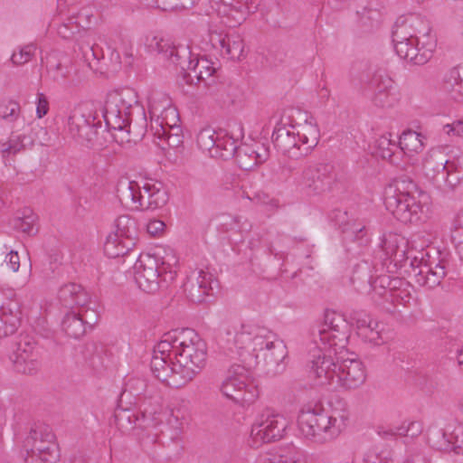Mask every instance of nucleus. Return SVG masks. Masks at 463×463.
Listing matches in <instances>:
<instances>
[{"label":"nucleus","instance_id":"obj_25","mask_svg":"<svg viewBox=\"0 0 463 463\" xmlns=\"http://www.w3.org/2000/svg\"><path fill=\"white\" fill-rule=\"evenodd\" d=\"M295 129V126H277L271 138L273 146L278 151L289 158L298 159L305 156V155Z\"/></svg>","mask_w":463,"mask_h":463},{"label":"nucleus","instance_id":"obj_39","mask_svg":"<svg viewBox=\"0 0 463 463\" xmlns=\"http://www.w3.org/2000/svg\"><path fill=\"white\" fill-rule=\"evenodd\" d=\"M424 139L425 137L420 133L411 129L405 130L400 136L398 148L404 152H421L424 148Z\"/></svg>","mask_w":463,"mask_h":463},{"label":"nucleus","instance_id":"obj_17","mask_svg":"<svg viewBox=\"0 0 463 463\" xmlns=\"http://www.w3.org/2000/svg\"><path fill=\"white\" fill-rule=\"evenodd\" d=\"M335 183L336 184V174L331 164L309 165L303 171V185L308 193L322 194L329 192Z\"/></svg>","mask_w":463,"mask_h":463},{"label":"nucleus","instance_id":"obj_37","mask_svg":"<svg viewBox=\"0 0 463 463\" xmlns=\"http://www.w3.org/2000/svg\"><path fill=\"white\" fill-rule=\"evenodd\" d=\"M61 328L68 336L75 339H79L87 332V327L81 317L75 312H69L64 316L61 321Z\"/></svg>","mask_w":463,"mask_h":463},{"label":"nucleus","instance_id":"obj_50","mask_svg":"<svg viewBox=\"0 0 463 463\" xmlns=\"http://www.w3.org/2000/svg\"><path fill=\"white\" fill-rule=\"evenodd\" d=\"M24 135H14L12 133L7 142L0 143V151L3 154V156H5L6 154L15 155L23 150L24 148Z\"/></svg>","mask_w":463,"mask_h":463},{"label":"nucleus","instance_id":"obj_21","mask_svg":"<svg viewBox=\"0 0 463 463\" xmlns=\"http://www.w3.org/2000/svg\"><path fill=\"white\" fill-rule=\"evenodd\" d=\"M216 71L211 60L194 55L193 60L188 61L186 71L182 72V81L187 85L203 83L204 87H210L215 83Z\"/></svg>","mask_w":463,"mask_h":463},{"label":"nucleus","instance_id":"obj_60","mask_svg":"<svg viewBox=\"0 0 463 463\" xmlns=\"http://www.w3.org/2000/svg\"><path fill=\"white\" fill-rule=\"evenodd\" d=\"M352 279L364 280V282L371 284L372 276L370 275V268L366 262L355 266Z\"/></svg>","mask_w":463,"mask_h":463},{"label":"nucleus","instance_id":"obj_38","mask_svg":"<svg viewBox=\"0 0 463 463\" xmlns=\"http://www.w3.org/2000/svg\"><path fill=\"white\" fill-rule=\"evenodd\" d=\"M404 245V238L393 232L384 233L381 239L380 243V246L383 250L386 258L396 257L399 254L401 257H402L404 254V250L401 249V247Z\"/></svg>","mask_w":463,"mask_h":463},{"label":"nucleus","instance_id":"obj_56","mask_svg":"<svg viewBox=\"0 0 463 463\" xmlns=\"http://www.w3.org/2000/svg\"><path fill=\"white\" fill-rule=\"evenodd\" d=\"M80 25L76 18L71 16L66 23H62L57 30L58 34L63 39H71L75 33H79Z\"/></svg>","mask_w":463,"mask_h":463},{"label":"nucleus","instance_id":"obj_20","mask_svg":"<svg viewBox=\"0 0 463 463\" xmlns=\"http://www.w3.org/2000/svg\"><path fill=\"white\" fill-rule=\"evenodd\" d=\"M11 360L16 372L24 374L34 373L39 365L37 342L29 335L21 336Z\"/></svg>","mask_w":463,"mask_h":463},{"label":"nucleus","instance_id":"obj_23","mask_svg":"<svg viewBox=\"0 0 463 463\" xmlns=\"http://www.w3.org/2000/svg\"><path fill=\"white\" fill-rule=\"evenodd\" d=\"M213 50L229 60H240L243 56L244 43L238 33H227L211 30L208 33V42Z\"/></svg>","mask_w":463,"mask_h":463},{"label":"nucleus","instance_id":"obj_42","mask_svg":"<svg viewBox=\"0 0 463 463\" xmlns=\"http://www.w3.org/2000/svg\"><path fill=\"white\" fill-rule=\"evenodd\" d=\"M103 351L101 345H98L96 343H87L82 346L81 354L89 365L98 371L103 367Z\"/></svg>","mask_w":463,"mask_h":463},{"label":"nucleus","instance_id":"obj_40","mask_svg":"<svg viewBox=\"0 0 463 463\" xmlns=\"http://www.w3.org/2000/svg\"><path fill=\"white\" fill-rule=\"evenodd\" d=\"M195 275L196 273H190L186 281L184 283V290L192 302L203 303L206 301L207 298L213 297L214 293L204 290L203 287L200 288V286H196L198 278L195 277Z\"/></svg>","mask_w":463,"mask_h":463},{"label":"nucleus","instance_id":"obj_47","mask_svg":"<svg viewBox=\"0 0 463 463\" xmlns=\"http://www.w3.org/2000/svg\"><path fill=\"white\" fill-rule=\"evenodd\" d=\"M375 146L377 148V155L383 159H388L393 163L394 149H398V145L391 140V134L388 136H381L376 141Z\"/></svg>","mask_w":463,"mask_h":463},{"label":"nucleus","instance_id":"obj_9","mask_svg":"<svg viewBox=\"0 0 463 463\" xmlns=\"http://www.w3.org/2000/svg\"><path fill=\"white\" fill-rule=\"evenodd\" d=\"M312 341L315 345H323L325 349H343L346 346L350 330L345 318L335 311L327 310L325 313L324 323L313 326L311 329Z\"/></svg>","mask_w":463,"mask_h":463},{"label":"nucleus","instance_id":"obj_3","mask_svg":"<svg viewBox=\"0 0 463 463\" xmlns=\"http://www.w3.org/2000/svg\"><path fill=\"white\" fill-rule=\"evenodd\" d=\"M132 105L128 104L118 94L109 96L101 109L108 132L113 140L120 145L137 143L144 137L146 132V113L142 112L141 126L132 127Z\"/></svg>","mask_w":463,"mask_h":463},{"label":"nucleus","instance_id":"obj_57","mask_svg":"<svg viewBox=\"0 0 463 463\" xmlns=\"http://www.w3.org/2000/svg\"><path fill=\"white\" fill-rule=\"evenodd\" d=\"M451 240L455 245L463 242V208L457 213L453 220Z\"/></svg>","mask_w":463,"mask_h":463},{"label":"nucleus","instance_id":"obj_64","mask_svg":"<svg viewBox=\"0 0 463 463\" xmlns=\"http://www.w3.org/2000/svg\"><path fill=\"white\" fill-rule=\"evenodd\" d=\"M165 227V224L164 222L160 220H151L146 224V231L152 236H158L164 232Z\"/></svg>","mask_w":463,"mask_h":463},{"label":"nucleus","instance_id":"obj_51","mask_svg":"<svg viewBox=\"0 0 463 463\" xmlns=\"http://www.w3.org/2000/svg\"><path fill=\"white\" fill-rule=\"evenodd\" d=\"M358 335L366 342L372 343L374 345H380L384 343L381 331L379 330V323L373 321V324L363 327V331Z\"/></svg>","mask_w":463,"mask_h":463},{"label":"nucleus","instance_id":"obj_18","mask_svg":"<svg viewBox=\"0 0 463 463\" xmlns=\"http://www.w3.org/2000/svg\"><path fill=\"white\" fill-rule=\"evenodd\" d=\"M269 330L251 324H241L240 326H233V330L227 331V342L239 350L251 351L254 354L258 349H261V345Z\"/></svg>","mask_w":463,"mask_h":463},{"label":"nucleus","instance_id":"obj_16","mask_svg":"<svg viewBox=\"0 0 463 463\" xmlns=\"http://www.w3.org/2000/svg\"><path fill=\"white\" fill-rule=\"evenodd\" d=\"M288 427V420L283 415L267 411L252 425L250 436L256 441L274 442L284 437Z\"/></svg>","mask_w":463,"mask_h":463},{"label":"nucleus","instance_id":"obj_41","mask_svg":"<svg viewBox=\"0 0 463 463\" xmlns=\"http://www.w3.org/2000/svg\"><path fill=\"white\" fill-rule=\"evenodd\" d=\"M368 86L373 91V95H376L379 91L386 92L395 90L393 80L383 69H377L373 72Z\"/></svg>","mask_w":463,"mask_h":463},{"label":"nucleus","instance_id":"obj_27","mask_svg":"<svg viewBox=\"0 0 463 463\" xmlns=\"http://www.w3.org/2000/svg\"><path fill=\"white\" fill-rule=\"evenodd\" d=\"M397 55L414 65H423L427 63L432 57V52L435 44L433 43H427L428 47H419V39L402 41L392 43Z\"/></svg>","mask_w":463,"mask_h":463},{"label":"nucleus","instance_id":"obj_2","mask_svg":"<svg viewBox=\"0 0 463 463\" xmlns=\"http://www.w3.org/2000/svg\"><path fill=\"white\" fill-rule=\"evenodd\" d=\"M178 260L172 250H164L153 254H140L134 265V279L138 288L146 293L154 294L167 288L175 279Z\"/></svg>","mask_w":463,"mask_h":463},{"label":"nucleus","instance_id":"obj_52","mask_svg":"<svg viewBox=\"0 0 463 463\" xmlns=\"http://www.w3.org/2000/svg\"><path fill=\"white\" fill-rule=\"evenodd\" d=\"M347 316L352 323L356 325L358 333L363 331V327H367V326L373 324V320L370 318V316L362 309H351L347 312Z\"/></svg>","mask_w":463,"mask_h":463},{"label":"nucleus","instance_id":"obj_31","mask_svg":"<svg viewBox=\"0 0 463 463\" xmlns=\"http://www.w3.org/2000/svg\"><path fill=\"white\" fill-rule=\"evenodd\" d=\"M58 298L62 306L72 308L83 307L89 302V296L83 288L76 283H68L60 288Z\"/></svg>","mask_w":463,"mask_h":463},{"label":"nucleus","instance_id":"obj_14","mask_svg":"<svg viewBox=\"0 0 463 463\" xmlns=\"http://www.w3.org/2000/svg\"><path fill=\"white\" fill-rule=\"evenodd\" d=\"M323 345H316L309 352V373L320 385L336 383L340 356L334 358Z\"/></svg>","mask_w":463,"mask_h":463},{"label":"nucleus","instance_id":"obj_34","mask_svg":"<svg viewBox=\"0 0 463 463\" xmlns=\"http://www.w3.org/2000/svg\"><path fill=\"white\" fill-rule=\"evenodd\" d=\"M443 88L455 100H463V66L453 67L445 74Z\"/></svg>","mask_w":463,"mask_h":463},{"label":"nucleus","instance_id":"obj_58","mask_svg":"<svg viewBox=\"0 0 463 463\" xmlns=\"http://www.w3.org/2000/svg\"><path fill=\"white\" fill-rule=\"evenodd\" d=\"M20 112V105L15 101H9L0 106V117L10 122L14 121Z\"/></svg>","mask_w":463,"mask_h":463},{"label":"nucleus","instance_id":"obj_33","mask_svg":"<svg viewBox=\"0 0 463 463\" xmlns=\"http://www.w3.org/2000/svg\"><path fill=\"white\" fill-rule=\"evenodd\" d=\"M297 136L304 155L307 156L317 146L320 137L319 129L316 122H313L312 117L298 126Z\"/></svg>","mask_w":463,"mask_h":463},{"label":"nucleus","instance_id":"obj_59","mask_svg":"<svg viewBox=\"0 0 463 463\" xmlns=\"http://www.w3.org/2000/svg\"><path fill=\"white\" fill-rule=\"evenodd\" d=\"M85 324V326L88 328H92L98 322L99 316L94 309L85 307H80V311L78 313Z\"/></svg>","mask_w":463,"mask_h":463},{"label":"nucleus","instance_id":"obj_26","mask_svg":"<svg viewBox=\"0 0 463 463\" xmlns=\"http://www.w3.org/2000/svg\"><path fill=\"white\" fill-rule=\"evenodd\" d=\"M20 301L15 298H3L0 293V337L14 334L21 326Z\"/></svg>","mask_w":463,"mask_h":463},{"label":"nucleus","instance_id":"obj_62","mask_svg":"<svg viewBox=\"0 0 463 463\" xmlns=\"http://www.w3.org/2000/svg\"><path fill=\"white\" fill-rule=\"evenodd\" d=\"M331 219L339 226V228L344 230V228H348L352 223L348 222L347 212L341 210H334L331 214Z\"/></svg>","mask_w":463,"mask_h":463},{"label":"nucleus","instance_id":"obj_28","mask_svg":"<svg viewBox=\"0 0 463 463\" xmlns=\"http://www.w3.org/2000/svg\"><path fill=\"white\" fill-rule=\"evenodd\" d=\"M254 355L257 358L261 357L267 364L279 366L287 357L288 350L284 341L269 330V334L266 335L261 345V349H258Z\"/></svg>","mask_w":463,"mask_h":463},{"label":"nucleus","instance_id":"obj_11","mask_svg":"<svg viewBox=\"0 0 463 463\" xmlns=\"http://www.w3.org/2000/svg\"><path fill=\"white\" fill-rule=\"evenodd\" d=\"M116 231L109 233L104 243V253L111 259L128 254L137 244V228L130 215H120L115 221Z\"/></svg>","mask_w":463,"mask_h":463},{"label":"nucleus","instance_id":"obj_29","mask_svg":"<svg viewBox=\"0 0 463 463\" xmlns=\"http://www.w3.org/2000/svg\"><path fill=\"white\" fill-rule=\"evenodd\" d=\"M243 128L241 124H235L234 129L228 132L225 129L217 131V143L213 157H222L229 159L234 157L239 148V140L243 138Z\"/></svg>","mask_w":463,"mask_h":463},{"label":"nucleus","instance_id":"obj_53","mask_svg":"<svg viewBox=\"0 0 463 463\" xmlns=\"http://www.w3.org/2000/svg\"><path fill=\"white\" fill-rule=\"evenodd\" d=\"M372 100L373 104L380 108H392L398 101L397 93L395 90L377 93L373 95Z\"/></svg>","mask_w":463,"mask_h":463},{"label":"nucleus","instance_id":"obj_48","mask_svg":"<svg viewBox=\"0 0 463 463\" xmlns=\"http://www.w3.org/2000/svg\"><path fill=\"white\" fill-rule=\"evenodd\" d=\"M345 239L357 241L359 245H366L369 241L364 226L353 222L350 227L344 228Z\"/></svg>","mask_w":463,"mask_h":463},{"label":"nucleus","instance_id":"obj_45","mask_svg":"<svg viewBox=\"0 0 463 463\" xmlns=\"http://www.w3.org/2000/svg\"><path fill=\"white\" fill-rule=\"evenodd\" d=\"M196 142L200 149L212 153L215 150L217 143V131L211 127L202 128L197 134Z\"/></svg>","mask_w":463,"mask_h":463},{"label":"nucleus","instance_id":"obj_10","mask_svg":"<svg viewBox=\"0 0 463 463\" xmlns=\"http://www.w3.org/2000/svg\"><path fill=\"white\" fill-rule=\"evenodd\" d=\"M24 447L25 463H58L60 460V449L49 426L39 425L33 429Z\"/></svg>","mask_w":463,"mask_h":463},{"label":"nucleus","instance_id":"obj_19","mask_svg":"<svg viewBox=\"0 0 463 463\" xmlns=\"http://www.w3.org/2000/svg\"><path fill=\"white\" fill-rule=\"evenodd\" d=\"M216 6L218 14L225 18V24L236 27L244 22L250 13H254L259 5L258 0H210Z\"/></svg>","mask_w":463,"mask_h":463},{"label":"nucleus","instance_id":"obj_44","mask_svg":"<svg viewBox=\"0 0 463 463\" xmlns=\"http://www.w3.org/2000/svg\"><path fill=\"white\" fill-rule=\"evenodd\" d=\"M146 387L145 381L141 379H129L125 383V388L121 392L120 395V402H124L126 401V403H128V400H131L132 397L135 399V403L139 402L141 400L140 395L142 394L144 389ZM129 403L131 404L132 402L129 401Z\"/></svg>","mask_w":463,"mask_h":463},{"label":"nucleus","instance_id":"obj_54","mask_svg":"<svg viewBox=\"0 0 463 463\" xmlns=\"http://www.w3.org/2000/svg\"><path fill=\"white\" fill-rule=\"evenodd\" d=\"M439 165L442 167V171H446V185L449 187L450 190H454L461 181V176L458 172L453 171L454 164H450L449 161L440 162Z\"/></svg>","mask_w":463,"mask_h":463},{"label":"nucleus","instance_id":"obj_7","mask_svg":"<svg viewBox=\"0 0 463 463\" xmlns=\"http://www.w3.org/2000/svg\"><path fill=\"white\" fill-rule=\"evenodd\" d=\"M68 130L79 143L88 147L103 146L99 141L101 121L92 104H81L74 108L68 118Z\"/></svg>","mask_w":463,"mask_h":463},{"label":"nucleus","instance_id":"obj_12","mask_svg":"<svg viewBox=\"0 0 463 463\" xmlns=\"http://www.w3.org/2000/svg\"><path fill=\"white\" fill-rule=\"evenodd\" d=\"M452 267L450 259L439 252L437 260L426 262L423 258H414L411 261V274L415 277V282L421 286L432 288L440 284L441 280L449 274Z\"/></svg>","mask_w":463,"mask_h":463},{"label":"nucleus","instance_id":"obj_5","mask_svg":"<svg viewBox=\"0 0 463 463\" xmlns=\"http://www.w3.org/2000/svg\"><path fill=\"white\" fill-rule=\"evenodd\" d=\"M120 203L131 210H151L163 207L168 201L165 190L146 183L143 186L136 181L121 180L117 185Z\"/></svg>","mask_w":463,"mask_h":463},{"label":"nucleus","instance_id":"obj_24","mask_svg":"<svg viewBox=\"0 0 463 463\" xmlns=\"http://www.w3.org/2000/svg\"><path fill=\"white\" fill-rule=\"evenodd\" d=\"M366 374L363 363L355 357L340 355L336 384L345 389L359 387L365 381Z\"/></svg>","mask_w":463,"mask_h":463},{"label":"nucleus","instance_id":"obj_6","mask_svg":"<svg viewBox=\"0 0 463 463\" xmlns=\"http://www.w3.org/2000/svg\"><path fill=\"white\" fill-rule=\"evenodd\" d=\"M123 403L119 400L115 410V425L123 433L133 431L142 449L146 453H151L156 442V433L153 431L155 426L151 413L147 416L136 408H124Z\"/></svg>","mask_w":463,"mask_h":463},{"label":"nucleus","instance_id":"obj_61","mask_svg":"<svg viewBox=\"0 0 463 463\" xmlns=\"http://www.w3.org/2000/svg\"><path fill=\"white\" fill-rule=\"evenodd\" d=\"M199 0H163V9H174V8H191Z\"/></svg>","mask_w":463,"mask_h":463},{"label":"nucleus","instance_id":"obj_55","mask_svg":"<svg viewBox=\"0 0 463 463\" xmlns=\"http://www.w3.org/2000/svg\"><path fill=\"white\" fill-rule=\"evenodd\" d=\"M35 46L33 44L25 45L20 48L19 52H14L11 56V61L14 65H23L29 61L34 55Z\"/></svg>","mask_w":463,"mask_h":463},{"label":"nucleus","instance_id":"obj_46","mask_svg":"<svg viewBox=\"0 0 463 463\" xmlns=\"http://www.w3.org/2000/svg\"><path fill=\"white\" fill-rule=\"evenodd\" d=\"M260 463H301L299 455L292 449L281 452L267 453L260 459Z\"/></svg>","mask_w":463,"mask_h":463},{"label":"nucleus","instance_id":"obj_30","mask_svg":"<svg viewBox=\"0 0 463 463\" xmlns=\"http://www.w3.org/2000/svg\"><path fill=\"white\" fill-rule=\"evenodd\" d=\"M268 148L263 145H240L235 158L239 166L246 171L251 170L268 157Z\"/></svg>","mask_w":463,"mask_h":463},{"label":"nucleus","instance_id":"obj_4","mask_svg":"<svg viewBox=\"0 0 463 463\" xmlns=\"http://www.w3.org/2000/svg\"><path fill=\"white\" fill-rule=\"evenodd\" d=\"M335 410L327 414L321 409L302 410L298 418L301 433L317 443H326L335 439L345 427L347 414Z\"/></svg>","mask_w":463,"mask_h":463},{"label":"nucleus","instance_id":"obj_63","mask_svg":"<svg viewBox=\"0 0 463 463\" xmlns=\"http://www.w3.org/2000/svg\"><path fill=\"white\" fill-rule=\"evenodd\" d=\"M36 115L39 118H43L49 111V101L46 96L39 92L37 93V102H36Z\"/></svg>","mask_w":463,"mask_h":463},{"label":"nucleus","instance_id":"obj_43","mask_svg":"<svg viewBox=\"0 0 463 463\" xmlns=\"http://www.w3.org/2000/svg\"><path fill=\"white\" fill-rule=\"evenodd\" d=\"M385 189H392V195L414 197L413 193L417 192V184L409 176L402 175L396 177Z\"/></svg>","mask_w":463,"mask_h":463},{"label":"nucleus","instance_id":"obj_49","mask_svg":"<svg viewBox=\"0 0 463 463\" xmlns=\"http://www.w3.org/2000/svg\"><path fill=\"white\" fill-rule=\"evenodd\" d=\"M191 273H196L195 277L198 278L196 286L203 287L204 290L214 293V290L219 288V281L213 273L203 269H194Z\"/></svg>","mask_w":463,"mask_h":463},{"label":"nucleus","instance_id":"obj_1","mask_svg":"<svg viewBox=\"0 0 463 463\" xmlns=\"http://www.w3.org/2000/svg\"><path fill=\"white\" fill-rule=\"evenodd\" d=\"M206 359V343L194 329H175L154 347L150 368L156 378L177 389L199 373Z\"/></svg>","mask_w":463,"mask_h":463},{"label":"nucleus","instance_id":"obj_32","mask_svg":"<svg viewBox=\"0 0 463 463\" xmlns=\"http://www.w3.org/2000/svg\"><path fill=\"white\" fill-rule=\"evenodd\" d=\"M420 21L412 15L409 17L400 16L392 31V43L419 39L418 34L421 32L416 27Z\"/></svg>","mask_w":463,"mask_h":463},{"label":"nucleus","instance_id":"obj_15","mask_svg":"<svg viewBox=\"0 0 463 463\" xmlns=\"http://www.w3.org/2000/svg\"><path fill=\"white\" fill-rule=\"evenodd\" d=\"M384 205L388 212L403 223H413L421 219L423 205L415 197L392 195V189H385Z\"/></svg>","mask_w":463,"mask_h":463},{"label":"nucleus","instance_id":"obj_22","mask_svg":"<svg viewBox=\"0 0 463 463\" xmlns=\"http://www.w3.org/2000/svg\"><path fill=\"white\" fill-rule=\"evenodd\" d=\"M148 47L152 52H156L165 60L170 61L175 66L181 68L180 78L182 79V72L186 71L188 61L193 60L194 54L192 53L189 46L186 45H173L168 40L154 36Z\"/></svg>","mask_w":463,"mask_h":463},{"label":"nucleus","instance_id":"obj_13","mask_svg":"<svg viewBox=\"0 0 463 463\" xmlns=\"http://www.w3.org/2000/svg\"><path fill=\"white\" fill-rule=\"evenodd\" d=\"M150 130L154 136H165V128L179 121L177 109L171 105L170 99L163 93H153L148 98Z\"/></svg>","mask_w":463,"mask_h":463},{"label":"nucleus","instance_id":"obj_36","mask_svg":"<svg viewBox=\"0 0 463 463\" xmlns=\"http://www.w3.org/2000/svg\"><path fill=\"white\" fill-rule=\"evenodd\" d=\"M37 215L33 213L30 208H24L11 221L12 227L22 232L29 236H33L38 232V229L35 228V222Z\"/></svg>","mask_w":463,"mask_h":463},{"label":"nucleus","instance_id":"obj_35","mask_svg":"<svg viewBox=\"0 0 463 463\" xmlns=\"http://www.w3.org/2000/svg\"><path fill=\"white\" fill-rule=\"evenodd\" d=\"M435 436L440 438L442 441L433 443L438 449H452L457 454H463V426H458L449 435L443 430H439Z\"/></svg>","mask_w":463,"mask_h":463},{"label":"nucleus","instance_id":"obj_8","mask_svg":"<svg viewBox=\"0 0 463 463\" xmlns=\"http://www.w3.org/2000/svg\"><path fill=\"white\" fill-rule=\"evenodd\" d=\"M220 391L226 398L242 406L253 403L260 394L258 385L250 376V371L237 364L229 367Z\"/></svg>","mask_w":463,"mask_h":463}]
</instances>
